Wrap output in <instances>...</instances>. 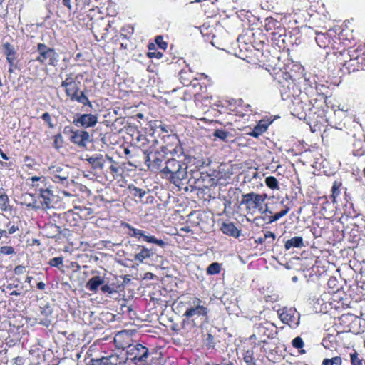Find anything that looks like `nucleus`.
<instances>
[{
  "mask_svg": "<svg viewBox=\"0 0 365 365\" xmlns=\"http://www.w3.org/2000/svg\"><path fill=\"white\" fill-rule=\"evenodd\" d=\"M187 308L183 317L195 327H201L208 320V309L205 306L200 298L196 297H188L186 302Z\"/></svg>",
  "mask_w": 365,
  "mask_h": 365,
  "instance_id": "1",
  "label": "nucleus"
},
{
  "mask_svg": "<svg viewBox=\"0 0 365 365\" xmlns=\"http://www.w3.org/2000/svg\"><path fill=\"white\" fill-rule=\"evenodd\" d=\"M165 164V166L162 168L161 172L174 184L178 185L187 178V166L185 163L171 158L166 160Z\"/></svg>",
  "mask_w": 365,
  "mask_h": 365,
  "instance_id": "2",
  "label": "nucleus"
},
{
  "mask_svg": "<svg viewBox=\"0 0 365 365\" xmlns=\"http://www.w3.org/2000/svg\"><path fill=\"white\" fill-rule=\"evenodd\" d=\"M125 363H133L135 365H146L149 358V350L139 343L128 345L126 349Z\"/></svg>",
  "mask_w": 365,
  "mask_h": 365,
  "instance_id": "3",
  "label": "nucleus"
},
{
  "mask_svg": "<svg viewBox=\"0 0 365 365\" xmlns=\"http://www.w3.org/2000/svg\"><path fill=\"white\" fill-rule=\"evenodd\" d=\"M241 203L246 206V209L251 213L258 210L260 213L266 212L264 210L263 204L266 200L267 195L266 194H258L254 192L244 194L242 195Z\"/></svg>",
  "mask_w": 365,
  "mask_h": 365,
  "instance_id": "4",
  "label": "nucleus"
},
{
  "mask_svg": "<svg viewBox=\"0 0 365 365\" xmlns=\"http://www.w3.org/2000/svg\"><path fill=\"white\" fill-rule=\"evenodd\" d=\"M37 51L38 53V56L36 57L37 61L41 64L57 66L59 56L53 48L47 46L44 43H38Z\"/></svg>",
  "mask_w": 365,
  "mask_h": 365,
  "instance_id": "5",
  "label": "nucleus"
},
{
  "mask_svg": "<svg viewBox=\"0 0 365 365\" xmlns=\"http://www.w3.org/2000/svg\"><path fill=\"white\" fill-rule=\"evenodd\" d=\"M79 81H76L72 73H67L62 81L61 86L65 88L66 94L71 100L78 94Z\"/></svg>",
  "mask_w": 365,
  "mask_h": 365,
  "instance_id": "6",
  "label": "nucleus"
},
{
  "mask_svg": "<svg viewBox=\"0 0 365 365\" xmlns=\"http://www.w3.org/2000/svg\"><path fill=\"white\" fill-rule=\"evenodd\" d=\"M274 326L273 324L269 322H264L259 324L255 328V334L251 337H255L256 335L260 336V341L263 343L266 342L267 339L272 338L274 334Z\"/></svg>",
  "mask_w": 365,
  "mask_h": 365,
  "instance_id": "7",
  "label": "nucleus"
},
{
  "mask_svg": "<svg viewBox=\"0 0 365 365\" xmlns=\"http://www.w3.org/2000/svg\"><path fill=\"white\" fill-rule=\"evenodd\" d=\"M126 227L130 231H132V233L130 234V235L132 237H135L138 239L142 238L144 241H145L147 242L154 243V244L160 246V247H164V246L166 245L165 242H164L163 240H158L155 236L147 235H145L144 231L134 228L129 224H126Z\"/></svg>",
  "mask_w": 365,
  "mask_h": 365,
  "instance_id": "8",
  "label": "nucleus"
},
{
  "mask_svg": "<svg viewBox=\"0 0 365 365\" xmlns=\"http://www.w3.org/2000/svg\"><path fill=\"white\" fill-rule=\"evenodd\" d=\"M165 160L164 155L159 152L149 153L146 154L145 163L148 168L151 170H162L163 161Z\"/></svg>",
  "mask_w": 365,
  "mask_h": 365,
  "instance_id": "9",
  "label": "nucleus"
},
{
  "mask_svg": "<svg viewBox=\"0 0 365 365\" xmlns=\"http://www.w3.org/2000/svg\"><path fill=\"white\" fill-rule=\"evenodd\" d=\"M71 133L70 140L73 143L78 145L80 147L85 148L87 143L89 141L90 135L89 133L84 130H69Z\"/></svg>",
  "mask_w": 365,
  "mask_h": 365,
  "instance_id": "10",
  "label": "nucleus"
},
{
  "mask_svg": "<svg viewBox=\"0 0 365 365\" xmlns=\"http://www.w3.org/2000/svg\"><path fill=\"white\" fill-rule=\"evenodd\" d=\"M98 123V116L90 113L81 114L75 118L73 123L84 128L94 127Z\"/></svg>",
  "mask_w": 365,
  "mask_h": 365,
  "instance_id": "11",
  "label": "nucleus"
},
{
  "mask_svg": "<svg viewBox=\"0 0 365 365\" xmlns=\"http://www.w3.org/2000/svg\"><path fill=\"white\" fill-rule=\"evenodd\" d=\"M49 170L53 175L54 182L61 183L63 185H67L68 184V179L69 178V173L67 170L60 166H53L50 168Z\"/></svg>",
  "mask_w": 365,
  "mask_h": 365,
  "instance_id": "12",
  "label": "nucleus"
},
{
  "mask_svg": "<svg viewBox=\"0 0 365 365\" xmlns=\"http://www.w3.org/2000/svg\"><path fill=\"white\" fill-rule=\"evenodd\" d=\"M280 318L284 323L290 326L292 324L298 326L299 324V314L297 312L296 309H289L284 311L280 314Z\"/></svg>",
  "mask_w": 365,
  "mask_h": 365,
  "instance_id": "13",
  "label": "nucleus"
},
{
  "mask_svg": "<svg viewBox=\"0 0 365 365\" xmlns=\"http://www.w3.org/2000/svg\"><path fill=\"white\" fill-rule=\"evenodd\" d=\"M27 180L31 182L29 185L34 189L36 192H41V189H44L49 185L47 178L44 176H32Z\"/></svg>",
  "mask_w": 365,
  "mask_h": 365,
  "instance_id": "14",
  "label": "nucleus"
},
{
  "mask_svg": "<svg viewBox=\"0 0 365 365\" xmlns=\"http://www.w3.org/2000/svg\"><path fill=\"white\" fill-rule=\"evenodd\" d=\"M3 53L6 56L8 63H12V61H17V50L9 43H4L2 45Z\"/></svg>",
  "mask_w": 365,
  "mask_h": 365,
  "instance_id": "15",
  "label": "nucleus"
},
{
  "mask_svg": "<svg viewBox=\"0 0 365 365\" xmlns=\"http://www.w3.org/2000/svg\"><path fill=\"white\" fill-rule=\"evenodd\" d=\"M38 193L43 200V205L46 208H49L54 197L53 192L50 189V185L44 189H41Z\"/></svg>",
  "mask_w": 365,
  "mask_h": 365,
  "instance_id": "16",
  "label": "nucleus"
},
{
  "mask_svg": "<svg viewBox=\"0 0 365 365\" xmlns=\"http://www.w3.org/2000/svg\"><path fill=\"white\" fill-rule=\"evenodd\" d=\"M43 230L45 235L50 238L58 237L61 232V227L56 224L46 225Z\"/></svg>",
  "mask_w": 365,
  "mask_h": 365,
  "instance_id": "17",
  "label": "nucleus"
},
{
  "mask_svg": "<svg viewBox=\"0 0 365 365\" xmlns=\"http://www.w3.org/2000/svg\"><path fill=\"white\" fill-rule=\"evenodd\" d=\"M86 160L96 170H102L104 166L105 159L102 155H96L89 157Z\"/></svg>",
  "mask_w": 365,
  "mask_h": 365,
  "instance_id": "18",
  "label": "nucleus"
},
{
  "mask_svg": "<svg viewBox=\"0 0 365 365\" xmlns=\"http://www.w3.org/2000/svg\"><path fill=\"white\" fill-rule=\"evenodd\" d=\"M104 284V279L100 276H95L90 279L86 284V289L91 292H96L98 287Z\"/></svg>",
  "mask_w": 365,
  "mask_h": 365,
  "instance_id": "19",
  "label": "nucleus"
},
{
  "mask_svg": "<svg viewBox=\"0 0 365 365\" xmlns=\"http://www.w3.org/2000/svg\"><path fill=\"white\" fill-rule=\"evenodd\" d=\"M221 230L224 234L235 237L240 236V230L235 226L233 223H225L224 222L221 227Z\"/></svg>",
  "mask_w": 365,
  "mask_h": 365,
  "instance_id": "20",
  "label": "nucleus"
},
{
  "mask_svg": "<svg viewBox=\"0 0 365 365\" xmlns=\"http://www.w3.org/2000/svg\"><path fill=\"white\" fill-rule=\"evenodd\" d=\"M0 210L2 212H9L11 210L9 197L2 188L0 189Z\"/></svg>",
  "mask_w": 365,
  "mask_h": 365,
  "instance_id": "21",
  "label": "nucleus"
},
{
  "mask_svg": "<svg viewBox=\"0 0 365 365\" xmlns=\"http://www.w3.org/2000/svg\"><path fill=\"white\" fill-rule=\"evenodd\" d=\"M304 247L302 237L297 236L288 240L284 245V247L287 250L292 247L301 248Z\"/></svg>",
  "mask_w": 365,
  "mask_h": 365,
  "instance_id": "22",
  "label": "nucleus"
},
{
  "mask_svg": "<svg viewBox=\"0 0 365 365\" xmlns=\"http://www.w3.org/2000/svg\"><path fill=\"white\" fill-rule=\"evenodd\" d=\"M268 127V124L263 120L259 122V123L254 128L252 131L250 133V135L255 138H257L261 134L264 133Z\"/></svg>",
  "mask_w": 365,
  "mask_h": 365,
  "instance_id": "23",
  "label": "nucleus"
},
{
  "mask_svg": "<svg viewBox=\"0 0 365 365\" xmlns=\"http://www.w3.org/2000/svg\"><path fill=\"white\" fill-rule=\"evenodd\" d=\"M151 256L150 250L143 247L139 253L135 254V259L143 262L144 259L149 258Z\"/></svg>",
  "mask_w": 365,
  "mask_h": 365,
  "instance_id": "24",
  "label": "nucleus"
},
{
  "mask_svg": "<svg viewBox=\"0 0 365 365\" xmlns=\"http://www.w3.org/2000/svg\"><path fill=\"white\" fill-rule=\"evenodd\" d=\"M174 138L177 141V143L174 148H173L172 150H169V152L172 155L180 158L184 153L183 149H182L181 145L180 144L179 140L177 139V138L174 137Z\"/></svg>",
  "mask_w": 365,
  "mask_h": 365,
  "instance_id": "25",
  "label": "nucleus"
},
{
  "mask_svg": "<svg viewBox=\"0 0 365 365\" xmlns=\"http://www.w3.org/2000/svg\"><path fill=\"white\" fill-rule=\"evenodd\" d=\"M72 101H76L78 103H82L83 105L88 106L90 108H92L91 102L88 100V98L85 96V94L81 92L80 95H76Z\"/></svg>",
  "mask_w": 365,
  "mask_h": 365,
  "instance_id": "26",
  "label": "nucleus"
},
{
  "mask_svg": "<svg viewBox=\"0 0 365 365\" xmlns=\"http://www.w3.org/2000/svg\"><path fill=\"white\" fill-rule=\"evenodd\" d=\"M341 185V183L337 182V181H335L334 183H333V185H332V187H331V197L332 198V202L334 203L336 202V198L340 194V190H339V188Z\"/></svg>",
  "mask_w": 365,
  "mask_h": 365,
  "instance_id": "27",
  "label": "nucleus"
},
{
  "mask_svg": "<svg viewBox=\"0 0 365 365\" xmlns=\"http://www.w3.org/2000/svg\"><path fill=\"white\" fill-rule=\"evenodd\" d=\"M265 183L267 187L272 190H279L278 181L276 178L273 176L267 177L265 179Z\"/></svg>",
  "mask_w": 365,
  "mask_h": 365,
  "instance_id": "28",
  "label": "nucleus"
},
{
  "mask_svg": "<svg viewBox=\"0 0 365 365\" xmlns=\"http://www.w3.org/2000/svg\"><path fill=\"white\" fill-rule=\"evenodd\" d=\"M342 359L340 356H335L331 359H324L322 365H341Z\"/></svg>",
  "mask_w": 365,
  "mask_h": 365,
  "instance_id": "29",
  "label": "nucleus"
},
{
  "mask_svg": "<svg viewBox=\"0 0 365 365\" xmlns=\"http://www.w3.org/2000/svg\"><path fill=\"white\" fill-rule=\"evenodd\" d=\"M350 360L351 365H365L363 359H359L358 353L354 351L350 354Z\"/></svg>",
  "mask_w": 365,
  "mask_h": 365,
  "instance_id": "30",
  "label": "nucleus"
},
{
  "mask_svg": "<svg viewBox=\"0 0 365 365\" xmlns=\"http://www.w3.org/2000/svg\"><path fill=\"white\" fill-rule=\"evenodd\" d=\"M220 269L221 268L220 264L217 262H213L207 268V273L211 275L217 274L220 273Z\"/></svg>",
  "mask_w": 365,
  "mask_h": 365,
  "instance_id": "31",
  "label": "nucleus"
},
{
  "mask_svg": "<svg viewBox=\"0 0 365 365\" xmlns=\"http://www.w3.org/2000/svg\"><path fill=\"white\" fill-rule=\"evenodd\" d=\"M129 190L130 193L135 196L138 197L139 198H143L146 194L145 190H143L142 189L138 188L135 186H129Z\"/></svg>",
  "mask_w": 365,
  "mask_h": 365,
  "instance_id": "32",
  "label": "nucleus"
},
{
  "mask_svg": "<svg viewBox=\"0 0 365 365\" xmlns=\"http://www.w3.org/2000/svg\"><path fill=\"white\" fill-rule=\"evenodd\" d=\"M289 211V207H286L285 209L282 210V211H280L279 212H277L274 215L270 217L269 222L271 223V222L277 221L281 217L286 215Z\"/></svg>",
  "mask_w": 365,
  "mask_h": 365,
  "instance_id": "33",
  "label": "nucleus"
},
{
  "mask_svg": "<svg viewBox=\"0 0 365 365\" xmlns=\"http://www.w3.org/2000/svg\"><path fill=\"white\" fill-rule=\"evenodd\" d=\"M244 360L247 365H255V361L253 357L252 351L248 350L245 352L244 356Z\"/></svg>",
  "mask_w": 365,
  "mask_h": 365,
  "instance_id": "34",
  "label": "nucleus"
},
{
  "mask_svg": "<svg viewBox=\"0 0 365 365\" xmlns=\"http://www.w3.org/2000/svg\"><path fill=\"white\" fill-rule=\"evenodd\" d=\"M213 135L222 140L226 141L230 133L223 130H215Z\"/></svg>",
  "mask_w": 365,
  "mask_h": 365,
  "instance_id": "35",
  "label": "nucleus"
},
{
  "mask_svg": "<svg viewBox=\"0 0 365 365\" xmlns=\"http://www.w3.org/2000/svg\"><path fill=\"white\" fill-rule=\"evenodd\" d=\"M0 254L4 255H11L15 254V250L11 246H3L0 248Z\"/></svg>",
  "mask_w": 365,
  "mask_h": 365,
  "instance_id": "36",
  "label": "nucleus"
},
{
  "mask_svg": "<svg viewBox=\"0 0 365 365\" xmlns=\"http://www.w3.org/2000/svg\"><path fill=\"white\" fill-rule=\"evenodd\" d=\"M292 346L296 349H302L304 345L302 339L299 336L294 338L292 340Z\"/></svg>",
  "mask_w": 365,
  "mask_h": 365,
  "instance_id": "37",
  "label": "nucleus"
},
{
  "mask_svg": "<svg viewBox=\"0 0 365 365\" xmlns=\"http://www.w3.org/2000/svg\"><path fill=\"white\" fill-rule=\"evenodd\" d=\"M205 344L208 348H213L215 346L214 337L211 334H207Z\"/></svg>",
  "mask_w": 365,
  "mask_h": 365,
  "instance_id": "38",
  "label": "nucleus"
},
{
  "mask_svg": "<svg viewBox=\"0 0 365 365\" xmlns=\"http://www.w3.org/2000/svg\"><path fill=\"white\" fill-rule=\"evenodd\" d=\"M63 264V258L58 257L50 259L49 264L52 267H58Z\"/></svg>",
  "mask_w": 365,
  "mask_h": 365,
  "instance_id": "39",
  "label": "nucleus"
},
{
  "mask_svg": "<svg viewBox=\"0 0 365 365\" xmlns=\"http://www.w3.org/2000/svg\"><path fill=\"white\" fill-rule=\"evenodd\" d=\"M52 312L53 310L48 304H46L44 307H41V314L46 317L51 315Z\"/></svg>",
  "mask_w": 365,
  "mask_h": 365,
  "instance_id": "40",
  "label": "nucleus"
},
{
  "mask_svg": "<svg viewBox=\"0 0 365 365\" xmlns=\"http://www.w3.org/2000/svg\"><path fill=\"white\" fill-rule=\"evenodd\" d=\"M41 118L46 122L48 123V126L50 128H53V124L52 123V120H51V115L48 113H44L42 116H41Z\"/></svg>",
  "mask_w": 365,
  "mask_h": 365,
  "instance_id": "41",
  "label": "nucleus"
},
{
  "mask_svg": "<svg viewBox=\"0 0 365 365\" xmlns=\"http://www.w3.org/2000/svg\"><path fill=\"white\" fill-rule=\"evenodd\" d=\"M156 43L159 46V47L162 49H165L167 48V43L163 41V37L158 36L155 38Z\"/></svg>",
  "mask_w": 365,
  "mask_h": 365,
  "instance_id": "42",
  "label": "nucleus"
},
{
  "mask_svg": "<svg viewBox=\"0 0 365 365\" xmlns=\"http://www.w3.org/2000/svg\"><path fill=\"white\" fill-rule=\"evenodd\" d=\"M148 56L150 58H156L160 59L163 57V53H161L160 51H153V52L150 51V52H148Z\"/></svg>",
  "mask_w": 365,
  "mask_h": 365,
  "instance_id": "43",
  "label": "nucleus"
},
{
  "mask_svg": "<svg viewBox=\"0 0 365 365\" xmlns=\"http://www.w3.org/2000/svg\"><path fill=\"white\" fill-rule=\"evenodd\" d=\"M101 289L103 292L109 294H113L115 292L114 289L108 284L103 285Z\"/></svg>",
  "mask_w": 365,
  "mask_h": 365,
  "instance_id": "44",
  "label": "nucleus"
},
{
  "mask_svg": "<svg viewBox=\"0 0 365 365\" xmlns=\"http://www.w3.org/2000/svg\"><path fill=\"white\" fill-rule=\"evenodd\" d=\"M25 272V267L22 265H18L14 269V272L16 274H21Z\"/></svg>",
  "mask_w": 365,
  "mask_h": 365,
  "instance_id": "45",
  "label": "nucleus"
},
{
  "mask_svg": "<svg viewBox=\"0 0 365 365\" xmlns=\"http://www.w3.org/2000/svg\"><path fill=\"white\" fill-rule=\"evenodd\" d=\"M110 359H103L101 360V362H97L96 364H93V365H116V364H114L113 362H109Z\"/></svg>",
  "mask_w": 365,
  "mask_h": 365,
  "instance_id": "46",
  "label": "nucleus"
},
{
  "mask_svg": "<svg viewBox=\"0 0 365 365\" xmlns=\"http://www.w3.org/2000/svg\"><path fill=\"white\" fill-rule=\"evenodd\" d=\"M17 63V61H12V63H9V68L8 71L9 73H13L14 68H17V63Z\"/></svg>",
  "mask_w": 365,
  "mask_h": 365,
  "instance_id": "47",
  "label": "nucleus"
},
{
  "mask_svg": "<svg viewBox=\"0 0 365 365\" xmlns=\"http://www.w3.org/2000/svg\"><path fill=\"white\" fill-rule=\"evenodd\" d=\"M264 239L271 238L272 240H274L275 239V235L270 231H267L264 234Z\"/></svg>",
  "mask_w": 365,
  "mask_h": 365,
  "instance_id": "48",
  "label": "nucleus"
},
{
  "mask_svg": "<svg viewBox=\"0 0 365 365\" xmlns=\"http://www.w3.org/2000/svg\"><path fill=\"white\" fill-rule=\"evenodd\" d=\"M17 230H19V227L16 226L14 225H12L11 226L9 227L7 233L11 235V234L15 233Z\"/></svg>",
  "mask_w": 365,
  "mask_h": 365,
  "instance_id": "49",
  "label": "nucleus"
},
{
  "mask_svg": "<svg viewBox=\"0 0 365 365\" xmlns=\"http://www.w3.org/2000/svg\"><path fill=\"white\" fill-rule=\"evenodd\" d=\"M39 324L48 327L51 324V322L50 319H48L47 318H45L44 319L41 320L39 322Z\"/></svg>",
  "mask_w": 365,
  "mask_h": 365,
  "instance_id": "50",
  "label": "nucleus"
},
{
  "mask_svg": "<svg viewBox=\"0 0 365 365\" xmlns=\"http://www.w3.org/2000/svg\"><path fill=\"white\" fill-rule=\"evenodd\" d=\"M71 1V0H63L62 4H63V6H66L69 10H71L72 8Z\"/></svg>",
  "mask_w": 365,
  "mask_h": 365,
  "instance_id": "51",
  "label": "nucleus"
},
{
  "mask_svg": "<svg viewBox=\"0 0 365 365\" xmlns=\"http://www.w3.org/2000/svg\"><path fill=\"white\" fill-rule=\"evenodd\" d=\"M110 170L113 173H118L119 171V169L117 166L114 165H111L109 168Z\"/></svg>",
  "mask_w": 365,
  "mask_h": 365,
  "instance_id": "52",
  "label": "nucleus"
},
{
  "mask_svg": "<svg viewBox=\"0 0 365 365\" xmlns=\"http://www.w3.org/2000/svg\"><path fill=\"white\" fill-rule=\"evenodd\" d=\"M46 284L43 282H40L37 284V288L41 290H43L45 289Z\"/></svg>",
  "mask_w": 365,
  "mask_h": 365,
  "instance_id": "53",
  "label": "nucleus"
},
{
  "mask_svg": "<svg viewBox=\"0 0 365 365\" xmlns=\"http://www.w3.org/2000/svg\"><path fill=\"white\" fill-rule=\"evenodd\" d=\"M3 236L7 237V231L0 229V240Z\"/></svg>",
  "mask_w": 365,
  "mask_h": 365,
  "instance_id": "54",
  "label": "nucleus"
},
{
  "mask_svg": "<svg viewBox=\"0 0 365 365\" xmlns=\"http://www.w3.org/2000/svg\"><path fill=\"white\" fill-rule=\"evenodd\" d=\"M81 0H78L77 2H80ZM83 2V6H88L91 3V0H81Z\"/></svg>",
  "mask_w": 365,
  "mask_h": 365,
  "instance_id": "55",
  "label": "nucleus"
},
{
  "mask_svg": "<svg viewBox=\"0 0 365 365\" xmlns=\"http://www.w3.org/2000/svg\"><path fill=\"white\" fill-rule=\"evenodd\" d=\"M0 155L4 160H8L7 155L0 149Z\"/></svg>",
  "mask_w": 365,
  "mask_h": 365,
  "instance_id": "56",
  "label": "nucleus"
},
{
  "mask_svg": "<svg viewBox=\"0 0 365 365\" xmlns=\"http://www.w3.org/2000/svg\"><path fill=\"white\" fill-rule=\"evenodd\" d=\"M62 138V136L61 134H58L55 136V143L57 144V143L58 142V139H61Z\"/></svg>",
  "mask_w": 365,
  "mask_h": 365,
  "instance_id": "57",
  "label": "nucleus"
},
{
  "mask_svg": "<svg viewBox=\"0 0 365 365\" xmlns=\"http://www.w3.org/2000/svg\"><path fill=\"white\" fill-rule=\"evenodd\" d=\"M31 280H32V277L29 276V277H27L26 278L25 282H27V283H29V284H30V283H31Z\"/></svg>",
  "mask_w": 365,
  "mask_h": 365,
  "instance_id": "58",
  "label": "nucleus"
},
{
  "mask_svg": "<svg viewBox=\"0 0 365 365\" xmlns=\"http://www.w3.org/2000/svg\"><path fill=\"white\" fill-rule=\"evenodd\" d=\"M11 295H14V296H19L20 295V293L18 292L17 291H13L11 293Z\"/></svg>",
  "mask_w": 365,
  "mask_h": 365,
  "instance_id": "59",
  "label": "nucleus"
},
{
  "mask_svg": "<svg viewBox=\"0 0 365 365\" xmlns=\"http://www.w3.org/2000/svg\"><path fill=\"white\" fill-rule=\"evenodd\" d=\"M186 73H187L186 72L181 71V72L180 73V78H181V79H182V78H183L184 75H185V74H186Z\"/></svg>",
  "mask_w": 365,
  "mask_h": 365,
  "instance_id": "60",
  "label": "nucleus"
},
{
  "mask_svg": "<svg viewBox=\"0 0 365 365\" xmlns=\"http://www.w3.org/2000/svg\"><path fill=\"white\" fill-rule=\"evenodd\" d=\"M106 158L110 161V162H114L113 158L108 155H106Z\"/></svg>",
  "mask_w": 365,
  "mask_h": 365,
  "instance_id": "61",
  "label": "nucleus"
},
{
  "mask_svg": "<svg viewBox=\"0 0 365 365\" xmlns=\"http://www.w3.org/2000/svg\"><path fill=\"white\" fill-rule=\"evenodd\" d=\"M265 206H266V207L265 208L264 207V210H266V212L272 213V212L268 210L267 205H266Z\"/></svg>",
  "mask_w": 365,
  "mask_h": 365,
  "instance_id": "62",
  "label": "nucleus"
},
{
  "mask_svg": "<svg viewBox=\"0 0 365 365\" xmlns=\"http://www.w3.org/2000/svg\"><path fill=\"white\" fill-rule=\"evenodd\" d=\"M257 173L255 171V172L253 173V175H252V178H257Z\"/></svg>",
  "mask_w": 365,
  "mask_h": 365,
  "instance_id": "63",
  "label": "nucleus"
},
{
  "mask_svg": "<svg viewBox=\"0 0 365 365\" xmlns=\"http://www.w3.org/2000/svg\"><path fill=\"white\" fill-rule=\"evenodd\" d=\"M120 37L123 39L126 38V36L124 34H121Z\"/></svg>",
  "mask_w": 365,
  "mask_h": 365,
  "instance_id": "64",
  "label": "nucleus"
}]
</instances>
